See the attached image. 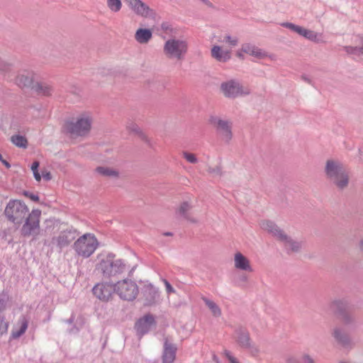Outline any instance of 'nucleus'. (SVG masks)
<instances>
[{"instance_id":"32","label":"nucleus","mask_w":363,"mask_h":363,"mask_svg":"<svg viewBox=\"0 0 363 363\" xmlns=\"http://www.w3.org/2000/svg\"><path fill=\"white\" fill-rule=\"evenodd\" d=\"M96 172L99 174L107 177L117 178L118 177V172L113 168L108 167H98L96 169Z\"/></svg>"},{"instance_id":"1","label":"nucleus","mask_w":363,"mask_h":363,"mask_svg":"<svg viewBox=\"0 0 363 363\" xmlns=\"http://www.w3.org/2000/svg\"><path fill=\"white\" fill-rule=\"evenodd\" d=\"M93 117L89 112H82L67 120L63 126L64 131L72 138L86 137L91 130Z\"/></svg>"},{"instance_id":"48","label":"nucleus","mask_w":363,"mask_h":363,"mask_svg":"<svg viewBox=\"0 0 363 363\" xmlns=\"http://www.w3.org/2000/svg\"><path fill=\"white\" fill-rule=\"evenodd\" d=\"M303 360L304 363H315L313 358L307 354H303Z\"/></svg>"},{"instance_id":"5","label":"nucleus","mask_w":363,"mask_h":363,"mask_svg":"<svg viewBox=\"0 0 363 363\" xmlns=\"http://www.w3.org/2000/svg\"><path fill=\"white\" fill-rule=\"evenodd\" d=\"M188 49L189 44L186 39L171 38L165 42L163 51L167 58L182 60L187 53Z\"/></svg>"},{"instance_id":"12","label":"nucleus","mask_w":363,"mask_h":363,"mask_svg":"<svg viewBox=\"0 0 363 363\" xmlns=\"http://www.w3.org/2000/svg\"><path fill=\"white\" fill-rule=\"evenodd\" d=\"M78 234L77 230L72 228H67L62 230L57 236H54L52 238L51 244L56 246L61 251L64 247L69 245Z\"/></svg>"},{"instance_id":"58","label":"nucleus","mask_w":363,"mask_h":363,"mask_svg":"<svg viewBox=\"0 0 363 363\" xmlns=\"http://www.w3.org/2000/svg\"><path fill=\"white\" fill-rule=\"evenodd\" d=\"M359 247L362 252H363V238L359 240Z\"/></svg>"},{"instance_id":"43","label":"nucleus","mask_w":363,"mask_h":363,"mask_svg":"<svg viewBox=\"0 0 363 363\" xmlns=\"http://www.w3.org/2000/svg\"><path fill=\"white\" fill-rule=\"evenodd\" d=\"M137 136L143 141L150 143V139L147 135L143 132L141 129H137Z\"/></svg>"},{"instance_id":"55","label":"nucleus","mask_w":363,"mask_h":363,"mask_svg":"<svg viewBox=\"0 0 363 363\" xmlns=\"http://www.w3.org/2000/svg\"><path fill=\"white\" fill-rule=\"evenodd\" d=\"M352 49V54H356V53H362V48H357V47L354 48H351Z\"/></svg>"},{"instance_id":"42","label":"nucleus","mask_w":363,"mask_h":363,"mask_svg":"<svg viewBox=\"0 0 363 363\" xmlns=\"http://www.w3.org/2000/svg\"><path fill=\"white\" fill-rule=\"evenodd\" d=\"M9 323L6 322L3 317L0 315V335L7 333Z\"/></svg>"},{"instance_id":"16","label":"nucleus","mask_w":363,"mask_h":363,"mask_svg":"<svg viewBox=\"0 0 363 363\" xmlns=\"http://www.w3.org/2000/svg\"><path fill=\"white\" fill-rule=\"evenodd\" d=\"M177 347L168 337L164 338L162 363H173L176 358Z\"/></svg>"},{"instance_id":"33","label":"nucleus","mask_w":363,"mask_h":363,"mask_svg":"<svg viewBox=\"0 0 363 363\" xmlns=\"http://www.w3.org/2000/svg\"><path fill=\"white\" fill-rule=\"evenodd\" d=\"M220 41L223 43L227 44L228 46L235 47L238 45L239 40L236 36H233L230 34H225Z\"/></svg>"},{"instance_id":"53","label":"nucleus","mask_w":363,"mask_h":363,"mask_svg":"<svg viewBox=\"0 0 363 363\" xmlns=\"http://www.w3.org/2000/svg\"><path fill=\"white\" fill-rule=\"evenodd\" d=\"M130 132L134 133L137 135V129H140L137 125H132L128 127Z\"/></svg>"},{"instance_id":"25","label":"nucleus","mask_w":363,"mask_h":363,"mask_svg":"<svg viewBox=\"0 0 363 363\" xmlns=\"http://www.w3.org/2000/svg\"><path fill=\"white\" fill-rule=\"evenodd\" d=\"M333 336L335 340L343 347H349L352 345V340L349 335L339 328H334Z\"/></svg>"},{"instance_id":"21","label":"nucleus","mask_w":363,"mask_h":363,"mask_svg":"<svg viewBox=\"0 0 363 363\" xmlns=\"http://www.w3.org/2000/svg\"><path fill=\"white\" fill-rule=\"evenodd\" d=\"M143 294L145 298V305L147 306L155 303L160 296L157 289L152 284L145 285Z\"/></svg>"},{"instance_id":"54","label":"nucleus","mask_w":363,"mask_h":363,"mask_svg":"<svg viewBox=\"0 0 363 363\" xmlns=\"http://www.w3.org/2000/svg\"><path fill=\"white\" fill-rule=\"evenodd\" d=\"M306 28H303V27H301V26H298L296 30V33H297L298 34H299L300 35L303 36V33H304V31H305Z\"/></svg>"},{"instance_id":"23","label":"nucleus","mask_w":363,"mask_h":363,"mask_svg":"<svg viewBox=\"0 0 363 363\" xmlns=\"http://www.w3.org/2000/svg\"><path fill=\"white\" fill-rule=\"evenodd\" d=\"M34 74L32 72L23 71L16 77V84L20 87L32 86L34 84Z\"/></svg>"},{"instance_id":"2","label":"nucleus","mask_w":363,"mask_h":363,"mask_svg":"<svg viewBox=\"0 0 363 363\" xmlns=\"http://www.w3.org/2000/svg\"><path fill=\"white\" fill-rule=\"evenodd\" d=\"M325 173L327 179L339 190H343L348 186L349 172L337 160H327Z\"/></svg>"},{"instance_id":"50","label":"nucleus","mask_w":363,"mask_h":363,"mask_svg":"<svg viewBox=\"0 0 363 363\" xmlns=\"http://www.w3.org/2000/svg\"><path fill=\"white\" fill-rule=\"evenodd\" d=\"M284 26L289 29H291V30L296 32L297 28L298 27V26H296V25H294L293 23H286L284 24Z\"/></svg>"},{"instance_id":"18","label":"nucleus","mask_w":363,"mask_h":363,"mask_svg":"<svg viewBox=\"0 0 363 363\" xmlns=\"http://www.w3.org/2000/svg\"><path fill=\"white\" fill-rule=\"evenodd\" d=\"M260 228L274 237L278 241L284 235L285 232L281 230L275 223L269 220H263L259 222Z\"/></svg>"},{"instance_id":"15","label":"nucleus","mask_w":363,"mask_h":363,"mask_svg":"<svg viewBox=\"0 0 363 363\" xmlns=\"http://www.w3.org/2000/svg\"><path fill=\"white\" fill-rule=\"evenodd\" d=\"M208 123L220 132L224 140L226 141L230 140L231 131L228 121H223L217 116H211Z\"/></svg>"},{"instance_id":"10","label":"nucleus","mask_w":363,"mask_h":363,"mask_svg":"<svg viewBox=\"0 0 363 363\" xmlns=\"http://www.w3.org/2000/svg\"><path fill=\"white\" fill-rule=\"evenodd\" d=\"M128 8L137 16L155 20L157 14L146 3L141 0H123Z\"/></svg>"},{"instance_id":"29","label":"nucleus","mask_w":363,"mask_h":363,"mask_svg":"<svg viewBox=\"0 0 363 363\" xmlns=\"http://www.w3.org/2000/svg\"><path fill=\"white\" fill-rule=\"evenodd\" d=\"M32 89L42 96H50L52 92V86L44 82H36L32 86Z\"/></svg>"},{"instance_id":"61","label":"nucleus","mask_w":363,"mask_h":363,"mask_svg":"<svg viewBox=\"0 0 363 363\" xmlns=\"http://www.w3.org/2000/svg\"><path fill=\"white\" fill-rule=\"evenodd\" d=\"M189 161H190L191 162H192V163H195L197 160H189Z\"/></svg>"},{"instance_id":"27","label":"nucleus","mask_w":363,"mask_h":363,"mask_svg":"<svg viewBox=\"0 0 363 363\" xmlns=\"http://www.w3.org/2000/svg\"><path fill=\"white\" fill-rule=\"evenodd\" d=\"M66 323L73 324V326L69 328L68 330L69 333L75 334L83 327L85 320L82 316L79 315L75 318L74 315H72V316L66 320Z\"/></svg>"},{"instance_id":"56","label":"nucleus","mask_w":363,"mask_h":363,"mask_svg":"<svg viewBox=\"0 0 363 363\" xmlns=\"http://www.w3.org/2000/svg\"><path fill=\"white\" fill-rule=\"evenodd\" d=\"M162 30H164V31H167L168 30H169L170 31H172V29L169 26V25H168V24H167V23H163V24L162 25Z\"/></svg>"},{"instance_id":"38","label":"nucleus","mask_w":363,"mask_h":363,"mask_svg":"<svg viewBox=\"0 0 363 363\" xmlns=\"http://www.w3.org/2000/svg\"><path fill=\"white\" fill-rule=\"evenodd\" d=\"M39 166H40V164L38 161H35V162H33L31 166V169L33 171V176H34L35 180L38 182H40L41 179V177H43L42 174H40V172H38Z\"/></svg>"},{"instance_id":"57","label":"nucleus","mask_w":363,"mask_h":363,"mask_svg":"<svg viewBox=\"0 0 363 363\" xmlns=\"http://www.w3.org/2000/svg\"><path fill=\"white\" fill-rule=\"evenodd\" d=\"M286 361L288 363H298L297 360L294 357H289Z\"/></svg>"},{"instance_id":"8","label":"nucleus","mask_w":363,"mask_h":363,"mask_svg":"<svg viewBox=\"0 0 363 363\" xmlns=\"http://www.w3.org/2000/svg\"><path fill=\"white\" fill-rule=\"evenodd\" d=\"M40 215L41 211L38 209H34L28 213L21 228V233L23 236L36 237L39 235Z\"/></svg>"},{"instance_id":"39","label":"nucleus","mask_w":363,"mask_h":363,"mask_svg":"<svg viewBox=\"0 0 363 363\" xmlns=\"http://www.w3.org/2000/svg\"><path fill=\"white\" fill-rule=\"evenodd\" d=\"M208 172L213 177L220 176L222 174L221 167L219 164L215 165L213 167L209 166Z\"/></svg>"},{"instance_id":"47","label":"nucleus","mask_w":363,"mask_h":363,"mask_svg":"<svg viewBox=\"0 0 363 363\" xmlns=\"http://www.w3.org/2000/svg\"><path fill=\"white\" fill-rule=\"evenodd\" d=\"M23 194L26 197H28L30 199H31L33 201H39L38 196H37L35 194H33V193H30L29 191H24Z\"/></svg>"},{"instance_id":"7","label":"nucleus","mask_w":363,"mask_h":363,"mask_svg":"<svg viewBox=\"0 0 363 363\" xmlns=\"http://www.w3.org/2000/svg\"><path fill=\"white\" fill-rule=\"evenodd\" d=\"M235 339L237 344L243 349H247L252 357H257L260 353L258 345L255 344L247 328L240 326L235 330Z\"/></svg>"},{"instance_id":"13","label":"nucleus","mask_w":363,"mask_h":363,"mask_svg":"<svg viewBox=\"0 0 363 363\" xmlns=\"http://www.w3.org/2000/svg\"><path fill=\"white\" fill-rule=\"evenodd\" d=\"M220 90L228 98H235L249 94L247 89L243 88L238 82L233 79L223 82L220 84Z\"/></svg>"},{"instance_id":"24","label":"nucleus","mask_w":363,"mask_h":363,"mask_svg":"<svg viewBox=\"0 0 363 363\" xmlns=\"http://www.w3.org/2000/svg\"><path fill=\"white\" fill-rule=\"evenodd\" d=\"M242 51L257 59H264L268 56L265 51L250 43L243 44Z\"/></svg>"},{"instance_id":"51","label":"nucleus","mask_w":363,"mask_h":363,"mask_svg":"<svg viewBox=\"0 0 363 363\" xmlns=\"http://www.w3.org/2000/svg\"><path fill=\"white\" fill-rule=\"evenodd\" d=\"M183 156L184 159L189 160V159H196V155H194L191 152H184Z\"/></svg>"},{"instance_id":"17","label":"nucleus","mask_w":363,"mask_h":363,"mask_svg":"<svg viewBox=\"0 0 363 363\" xmlns=\"http://www.w3.org/2000/svg\"><path fill=\"white\" fill-rule=\"evenodd\" d=\"M156 322L152 315L147 314L139 319L135 323L137 333L141 337L148 333L152 327H155Z\"/></svg>"},{"instance_id":"19","label":"nucleus","mask_w":363,"mask_h":363,"mask_svg":"<svg viewBox=\"0 0 363 363\" xmlns=\"http://www.w3.org/2000/svg\"><path fill=\"white\" fill-rule=\"evenodd\" d=\"M287 253H297L299 252L303 246V242L298 241L293 239L291 237L289 236L286 233L281 237L279 240Z\"/></svg>"},{"instance_id":"41","label":"nucleus","mask_w":363,"mask_h":363,"mask_svg":"<svg viewBox=\"0 0 363 363\" xmlns=\"http://www.w3.org/2000/svg\"><path fill=\"white\" fill-rule=\"evenodd\" d=\"M8 300H9V296L6 294H5V293L0 294V313L6 308Z\"/></svg>"},{"instance_id":"30","label":"nucleus","mask_w":363,"mask_h":363,"mask_svg":"<svg viewBox=\"0 0 363 363\" xmlns=\"http://www.w3.org/2000/svg\"><path fill=\"white\" fill-rule=\"evenodd\" d=\"M18 324H20L19 328L13 329L12 330L11 337L13 339L20 337L23 334L26 333L28 328V321L25 317H22L20 318Z\"/></svg>"},{"instance_id":"45","label":"nucleus","mask_w":363,"mask_h":363,"mask_svg":"<svg viewBox=\"0 0 363 363\" xmlns=\"http://www.w3.org/2000/svg\"><path fill=\"white\" fill-rule=\"evenodd\" d=\"M224 354L228 358L230 363H240L235 357L231 355L230 351L227 350H224Z\"/></svg>"},{"instance_id":"40","label":"nucleus","mask_w":363,"mask_h":363,"mask_svg":"<svg viewBox=\"0 0 363 363\" xmlns=\"http://www.w3.org/2000/svg\"><path fill=\"white\" fill-rule=\"evenodd\" d=\"M303 36L312 41L318 40V34L311 30L306 29Z\"/></svg>"},{"instance_id":"46","label":"nucleus","mask_w":363,"mask_h":363,"mask_svg":"<svg viewBox=\"0 0 363 363\" xmlns=\"http://www.w3.org/2000/svg\"><path fill=\"white\" fill-rule=\"evenodd\" d=\"M41 174L43 179L46 181H50L52 179L50 172L45 168L41 169Z\"/></svg>"},{"instance_id":"35","label":"nucleus","mask_w":363,"mask_h":363,"mask_svg":"<svg viewBox=\"0 0 363 363\" xmlns=\"http://www.w3.org/2000/svg\"><path fill=\"white\" fill-rule=\"evenodd\" d=\"M11 142L19 147H26L28 144V141L24 136L20 135H14L11 138Z\"/></svg>"},{"instance_id":"59","label":"nucleus","mask_w":363,"mask_h":363,"mask_svg":"<svg viewBox=\"0 0 363 363\" xmlns=\"http://www.w3.org/2000/svg\"><path fill=\"white\" fill-rule=\"evenodd\" d=\"M3 164L7 167L9 168L11 167L10 164L9 163L8 160H1Z\"/></svg>"},{"instance_id":"3","label":"nucleus","mask_w":363,"mask_h":363,"mask_svg":"<svg viewBox=\"0 0 363 363\" xmlns=\"http://www.w3.org/2000/svg\"><path fill=\"white\" fill-rule=\"evenodd\" d=\"M97 269L100 271L106 278H111L122 274L125 270V264L120 259H115V255L108 254L97 265Z\"/></svg>"},{"instance_id":"20","label":"nucleus","mask_w":363,"mask_h":363,"mask_svg":"<svg viewBox=\"0 0 363 363\" xmlns=\"http://www.w3.org/2000/svg\"><path fill=\"white\" fill-rule=\"evenodd\" d=\"M234 266L237 269L245 272H253L250 260L240 252L235 254Z\"/></svg>"},{"instance_id":"4","label":"nucleus","mask_w":363,"mask_h":363,"mask_svg":"<svg viewBox=\"0 0 363 363\" xmlns=\"http://www.w3.org/2000/svg\"><path fill=\"white\" fill-rule=\"evenodd\" d=\"M98 246L99 242L95 235L91 233H85L74 242L73 248L79 256L88 258L95 252Z\"/></svg>"},{"instance_id":"37","label":"nucleus","mask_w":363,"mask_h":363,"mask_svg":"<svg viewBox=\"0 0 363 363\" xmlns=\"http://www.w3.org/2000/svg\"><path fill=\"white\" fill-rule=\"evenodd\" d=\"M347 305V302L345 300H335L331 303V307L337 310L341 315L344 311V309Z\"/></svg>"},{"instance_id":"22","label":"nucleus","mask_w":363,"mask_h":363,"mask_svg":"<svg viewBox=\"0 0 363 363\" xmlns=\"http://www.w3.org/2000/svg\"><path fill=\"white\" fill-rule=\"evenodd\" d=\"M211 57L220 62H225L231 58V52L220 45H213L211 50Z\"/></svg>"},{"instance_id":"36","label":"nucleus","mask_w":363,"mask_h":363,"mask_svg":"<svg viewBox=\"0 0 363 363\" xmlns=\"http://www.w3.org/2000/svg\"><path fill=\"white\" fill-rule=\"evenodd\" d=\"M341 320L345 325H352L356 323L355 317L348 312H342Z\"/></svg>"},{"instance_id":"62","label":"nucleus","mask_w":363,"mask_h":363,"mask_svg":"<svg viewBox=\"0 0 363 363\" xmlns=\"http://www.w3.org/2000/svg\"><path fill=\"white\" fill-rule=\"evenodd\" d=\"M0 159H1V155H0Z\"/></svg>"},{"instance_id":"44","label":"nucleus","mask_w":363,"mask_h":363,"mask_svg":"<svg viewBox=\"0 0 363 363\" xmlns=\"http://www.w3.org/2000/svg\"><path fill=\"white\" fill-rule=\"evenodd\" d=\"M238 283L240 284V285H242L244 284H246L248 281V277L246 274L245 273H242V274H240L238 277Z\"/></svg>"},{"instance_id":"28","label":"nucleus","mask_w":363,"mask_h":363,"mask_svg":"<svg viewBox=\"0 0 363 363\" xmlns=\"http://www.w3.org/2000/svg\"><path fill=\"white\" fill-rule=\"evenodd\" d=\"M192 206L189 202L184 201L181 203L180 206L177 210V213L183 217L184 219L191 223H196L197 222L196 219L191 218L189 214V212Z\"/></svg>"},{"instance_id":"9","label":"nucleus","mask_w":363,"mask_h":363,"mask_svg":"<svg viewBox=\"0 0 363 363\" xmlns=\"http://www.w3.org/2000/svg\"><path fill=\"white\" fill-rule=\"evenodd\" d=\"M115 291L121 298L125 301H133L137 297L139 290L135 282L124 279L118 281L115 284Z\"/></svg>"},{"instance_id":"11","label":"nucleus","mask_w":363,"mask_h":363,"mask_svg":"<svg viewBox=\"0 0 363 363\" xmlns=\"http://www.w3.org/2000/svg\"><path fill=\"white\" fill-rule=\"evenodd\" d=\"M128 8L137 16L155 20L157 14L146 3L141 0H123Z\"/></svg>"},{"instance_id":"26","label":"nucleus","mask_w":363,"mask_h":363,"mask_svg":"<svg viewBox=\"0 0 363 363\" xmlns=\"http://www.w3.org/2000/svg\"><path fill=\"white\" fill-rule=\"evenodd\" d=\"M152 37V32L148 28H138L135 33V39L140 44L147 43Z\"/></svg>"},{"instance_id":"6","label":"nucleus","mask_w":363,"mask_h":363,"mask_svg":"<svg viewBox=\"0 0 363 363\" xmlns=\"http://www.w3.org/2000/svg\"><path fill=\"white\" fill-rule=\"evenodd\" d=\"M28 208L19 200L10 201L6 208L5 215L7 218L16 224H21L28 215Z\"/></svg>"},{"instance_id":"49","label":"nucleus","mask_w":363,"mask_h":363,"mask_svg":"<svg viewBox=\"0 0 363 363\" xmlns=\"http://www.w3.org/2000/svg\"><path fill=\"white\" fill-rule=\"evenodd\" d=\"M164 284H165L166 290H167V293H174V288L167 280L164 281Z\"/></svg>"},{"instance_id":"14","label":"nucleus","mask_w":363,"mask_h":363,"mask_svg":"<svg viewBox=\"0 0 363 363\" xmlns=\"http://www.w3.org/2000/svg\"><path fill=\"white\" fill-rule=\"evenodd\" d=\"M94 295L102 301H108L115 291V285L109 283H99L92 289Z\"/></svg>"},{"instance_id":"34","label":"nucleus","mask_w":363,"mask_h":363,"mask_svg":"<svg viewBox=\"0 0 363 363\" xmlns=\"http://www.w3.org/2000/svg\"><path fill=\"white\" fill-rule=\"evenodd\" d=\"M106 5L109 10L113 13L120 11L122 8L121 0H106Z\"/></svg>"},{"instance_id":"52","label":"nucleus","mask_w":363,"mask_h":363,"mask_svg":"<svg viewBox=\"0 0 363 363\" xmlns=\"http://www.w3.org/2000/svg\"><path fill=\"white\" fill-rule=\"evenodd\" d=\"M244 54H245V53L244 51H242V46L241 48L237 51L236 56L240 59H244Z\"/></svg>"},{"instance_id":"31","label":"nucleus","mask_w":363,"mask_h":363,"mask_svg":"<svg viewBox=\"0 0 363 363\" xmlns=\"http://www.w3.org/2000/svg\"><path fill=\"white\" fill-rule=\"evenodd\" d=\"M201 299L205 303L206 306L208 308V309L211 311L213 316L218 318L221 315V309L214 301L208 299L205 296H203Z\"/></svg>"},{"instance_id":"60","label":"nucleus","mask_w":363,"mask_h":363,"mask_svg":"<svg viewBox=\"0 0 363 363\" xmlns=\"http://www.w3.org/2000/svg\"><path fill=\"white\" fill-rule=\"evenodd\" d=\"M163 235L165 236H172L173 235L172 233H170V232L164 233Z\"/></svg>"}]
</instances>
